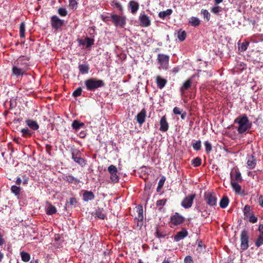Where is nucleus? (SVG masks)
<instances>
[{
    "label": "nucleus",
    "instance_id": "nucleus-1",
    "mask_svg": "<svg viewBox=\"0 0 263 263\" xmlns=\"http://www.w3.org/2000/svg\"><path fill=\"white\" fill-rule=\"evenodd\" d=\"M234 123L238 125L237 130L239 134H243L248 132L251 128L252 122L249 121L246 115L238 116L234 120Z\"/></svg>",
    "mask_w": 263,
    "mask_h": 263
},
{
    "label": "nucleus",
    "instance_id": "nucleus-2",
    "mask_svg": "<svg viewBox=\"0 0 263 263\" xmlns=\"http://www.w3.org/2000/svg\"><path fill=\"white\" fill-rule=\"evenodd\" d=\"M85 84L88 91H94L96 89L103 87L105 84L102 80L90 78L85 81Z\"/></svg>",
    "mask_w": 263,
    "mask_h": 263
},
{
    "label": "nucleus",
    "instance_id": "nucleus-3",
    "mask_svg": "<svg viewBox=\"0 0 263 263\" xmlns=\"http://www.w3.org/2000/svg\"><path fill=\"white\" fill-rule=\"evenodd\" d=\"M170 57L167 55L159 53L158 54L157 61L159 65V69L167 70L169 67Z\"/></svg>",
    "mask_w": 263,
    "mask_h": 263
},
{
    "label": "nucleus",
    "instance_id": "nucleus-4",
    "mask_svg": "<svg viewBox=\"0 0 263 263\" xmlns=\"http://www.w3.org/2000/svg\"><path fill=\"white\" fill-rule=\"evenodd\" d=\"M204 199L207 204L211 206L217 205V198L214 192H206L204 195Z\"/></svg>",
    "mask_w": 263,
    "mask_h": 263
},
{
    "label": "nucleus",
    "instance_id": "nucleus-5",
    "mask_svg": "<svg viewBox=\"0 0 263 263\" xmlns=\"http://www.w3.org/2000/svg\"><path fill=\"white\" fill-rule=\"evenodd\" d=\"M185 218L179 213L176 212L174 215L171 216L170 223L171 227L173 226H178L184 222Z\"/></svg>",
    "mask_w": 263,
    "mask_h": 263
},
{
    "label": "nucleus",
    "instance_id": "nucleus-6",
    "mask_svg": "<svg viewBox=\"0 0 263 263\" xmlns=\"http://www.w3.org/2000/svg\"><path fill=\"white\" fill-rule=\"evenodd\" d=\"M72 159L76 163L82 166L86 164L85 160L82 158V153L78 149H73L72 151Z\"/></svg>",
    "mask_w": 263,
    "mask_h": 263
},
{
    "label": "nucleus",
    "instance_id": "nucleus-7",
    "mask_svg": "<svg viewBox=\"0 0 263 263\" xmlns=\"http://www.w3.org/2000/svg\"><path fill=\"white\" fill-rule=\"evenodd\" d=\"M29 58L28 57H20L17 60L16 62H15L14 65L20 68L23 69V70L26 72L29 69Z\"/></svg>",
    "mask_w": 263,
    "mask_h": 263
},
{
    "label": "nucleus",
    "instance_id": "nucleus-8",
    "mask_svg": "<svg viewBox=\"0 0 263 263\" xmlns=\"http://www.w3.org/2000/svg\"><path fill=\"white\" fill-rule=\"evenodd\" d=\"M111 21L117 27H124L126 24V17L122 15L111 14Z\"/></svg>",
    "mask_w": 263,
    "mask_h": 263
},
{
    "label": "nucleus",
    "instance_id": "nucleus-9",
    "mask_svg": "<svg viewBox=\"0 0 263 263\" xmlns=\"http://www.w3.org/2000/svg\"><path fill=\"white\" fill-rule=\"evenodd\" d=\"M240 248L242 250H246L249 248V236L246 230L242 231L240 235Z\"/></svg>",
    "mask_w": 263,
    "mask_h": 263
},
{
    "label": "nucleus",
    "instance_id": "nucleus-10",
    "mask_svg": "<svg viewBox=\"0 0 263 263\" xmlns=\"http://www.w3.org/2000/svg\"><path fill=\"white\" fill-rule=\"evenodd\" d=\"M195 197V194L189 195L184 198L181 203V205L185 209L190 208L193 205V201Z\"/></svg>",
    "mask_w": 263,
    "mask_h": 263
},
{
    "label": "nucleus",
    "instance_id": "nucleus-11",
    "mask_svg": "<svg viewBox=\"0 0 263 263\" xmlns=\"http://www.w3.org/2000/svg\"><path fill=\"white\" fill-rule=\"evenodd\" d=\"M64 24V20L60 19L58 16L53 15L51 17V25L53 29L58 30L61 28Z\"/></svg>",
    "mask_w": 263,
    "mask_h": 263
},
{
    "label": "nucleus",
    "instance_id": "nucleus-12",
    "mask_svg": "<svg viewBox=\"0 0 263 263\" xmlns=\"http://www.w3.org/2000/svg\"><path fill=\"white\" fill-rule=\"evenodd\" d=\"M108 171L110 175V179L113 183H117L119 181V177L117 175L118 170L116 166L111 165L108 167Z\"/></svg>",
    "mask_w": 263,
    "mask_h": 263
},
{
    "label": "nucleus",
    "instance_id": "nucleus-13",
    "mask_svg": "<svg viewBox=\"0 0 263 263\" xmlns=\"http://www.w3.org/2000/svg\"><path fill=\"white\" fill-rule=\"evenodd\" d=\"M231 181L235 182H241L242 181V178L238 167H234L230 173Z\"/></svg>",
    "mask_w": 263,
    "mask_h": 263
},
{
    "label": "nucleus",
    "instance_id": "nucleus-14",
    "mask_svg": "<svg viewBox=\"0 0 263 263\" xmlns=\"http://www.w3.org/2000/svg\"><path fill=\"white\" fill-rule=\"evenodd\" d=\"M193 83V77L186 80L180 88V94L182 96H184L185 91L187 90L192 86Z\"/></svg>",
    "mask_w": 263,
    "mask_h": 263
},
{
    "label": "nucleus",
    "instance_id": "nucleus-15",
    "mask_svg": "<svg viewBox=\"0 0 263 263\" xmlns=\"http://www.w3.org/2000/svg\"><path fill=\"white\" fill-rule=\"evenodd\" d=\"M140 25L143 27H146L151 25V20L149 17L145 14H141L139 16Z\"/></svg>",
    "mask_w": 263,
    "mask_h": 263
},
{
    "label": "nucleus",
    "instance_id": "nucleus-16",
    "mask_svg": "<svg viewBox=\"0 0 263 263\" xmlns=\"http://www.w3.org/2000/svg\"><path fill=\"white\" fill-rule=\"evenodd\" d=\"M146 116V112L145 109H142L140 112H139L136 116V120L137 122L142 125L145 121Z\"/></svg>",
    "mask_w": 263,
    "mask_h": 263
},
{
    "label": "nucleus",
    "instance_id": "nucleus-17",
    "mask_svg": "<svg viewBox=\"0 0 263 263\" xmlns=\"http://www.w3.org/2000/svg\"><path fill=\"white\" fill-rule=\"evenodd\" d=\"M247 167L249 169H253L256 165V159L254 156L251 155L247 157Z\"/></svg>",
    "mask_w": 263,
    "mask_h": 263
},
{
    "label": "nucleus",
    "instance_id": "nucleus-18",
    "mask_svg": "<svg viewBox=\"0 0 263 263\" xmlns=\"http://www.w3.org/2000/svg\"><path fill=\"white\" fill-rule=\"evenodd\" d=\"M187 235L188 232L187 230L184 228H182L181 231L178 232L174 236V240L176 242L179 241L180 240L186 237Z\"/></svg>",
    "mask_w": 263,
    "mask_h": 263
},
{
    "label": "nucleus",
    "instance_id": "nucleus-19",
    "mask_svg": "<svg viewBox=\"0 0 263 263\" xmlns=\"http://www.w3.org/2000/svg\"><path fill=\"white\" fill-rule=\"evenodd\" d=\"M168 123L166 121L165 116H163L160 121V128L159 130L163 132H165L168 129Z\"/></svg>",
    "mask_w": 263,
    "mask_h": 263
},
{
    "label": "nucleus",
    "instance_id": "nucleus-20",
    "mask_svg": "<svg viewBox=\"0 0 263 263\" xmlns=\"http://www.w3.org/2000/svg\"><path fill=\"white\" fill-rule=\"evenodd\" d=\"M62 178L64 181L68 182L69 183L78 184L80 182V180L74 177L71 175H63Z\"/></svg>",
    "mask_w": 263,
    "mask_h": 263
},
{
    "label": "nucleus",
    "instance_id": "nucleus-21",
    "mask_svg": "<svg viewBox=\"0 0 263 263\" xmlns=\"http://www.w3.org/2000/svg\"><path fill=\"white\" fill-rule=\"evenodd\" d=\"M80 45L86 46V48H89L94 44L95 40L93 39L86 37L84 40H78Z\"/></svg>",
    "mask_w": 263,
    "mask_h": 263
},
{
    "label": "nucleus",
    "instance_id": "nucleus-22",
    "mask_svg": "<svg viewBox=\"0 0 263 263\" xmlns=\"http://www.w3.org/2000/svg\"><path fill=\"white\" fill-rule=\"evenodd\" d=\"M12 74L16 76L17 78L23 76L25 74L26 71L22 68H20L17 66L14 65L12 68Z\"/></svg>",
    "mask_w": 263,
    "mask_h": 263
},
{
    "label": "nucleus",
    "instance_id": "nucleus-23",
    "mask_svg": "<svg viewBox=\"0 0 263 263\" xmlns=\"http://www.w3.org/2000/svg\"><path fill=\"white\" fill-rule=\"evenodd\" d=\"M156 82L157 83V87L159 89H162L166 85L167 80L165 79L162 78L161 77L158 76L156 78Z\"/></svg>",
    "mask_w": 263,
    "mask_h": 263
},
{
    "label": "nucleus",
    "instance_id": "nucleus-24",
    "mask_svg": "<svg viewBox=\"0 0 263 263\" xmlns=\"http://www.w3.org/2000/svg\"><path fill=\"white\" fill-rule=\"evenodd\" d=\"M25 122L27 125L33 130H36L39 128V125L35 121L28 119L26 120Z\"/></svg>",
    "mask_w": 263,
    "mask_h": 263
},
{
    "label": "nucleus",
    "instance_id": "nucleus-25",
    "mask_svg": "<svg viewBox=\"0 0 263 263\" xmlns=\"http://www.w3.org/2000/svg\"><path fill=\"white\" fill-rule=\"evenodd\" d=\"M128 7L130 9L131 13L135 14L138 11L139 5L137 2L131 1L128 3Z\"/></svg>",
    "mask_w": 263,
    "mask_h": 263
},
{
    "label": "nucleus",
    "instance_id": "nucleus-26",
    "mask_svg": "<svg viewBox=\"0 0 263 263\" xmlns=\"http://www.w3.org/2000/svg\"><path fill=\"white\" fill-rule=\"evenodd\" d=\"M83 200L85 201L92 200L95 198V195L91 191H85L83 194Z\"/></svg>",
    "mask_w": 263,
    "mask_h": 263
},
{
    "label": "nucleus",
    "instance_id": "nucleus-27",
    "mask_svg": "<svg viewBox=\"0 0 263 263\" xmlns=\"http://www.w3.org/2000/svg\"><path fill=\"white\" fill-rule=\"evenodd\" d=\"M230 183L232 189L236 193L238 194H241V186L238 184V182L231 181Z\"/></svg>",
    "mask_w": 263,
    "mask_h": 263
},
{
    "label": "nucleus",
    "instance_id": "nucleus-28",
    "mask_svg": "<svg viewBox=\"0 0 263 263\" xmlns=\"http://www.w3.org/2000/svg\"><path fill=\"white\" fill-rule=\"evenodd\" d=\"M173 13V10L171 9H168L165 11H161L158 13V16L164 20L166 17L171 15Z\"/></svg>",
    "mask_w": 263,
    "mask_h": 263
},
{
    "label": "nucleus",
    "instance_id": "nucleus-29",
    "mask_svg": "<svg viewBox=\"0 0 263 263\" xmlns=\"http://www.w3.org/2000/svg\"><path fill=\"white\" fill-rule=\"evenodd\" d=\"M189 24L193 27H197L200 24V20L197 17L192 16L189 21Z\"/></svg>",
    "mask_w": 263,
    "mask_h": 263
},
{
    "label": "nucleus",
    "instance_id": "nucleus-30",
    "mask_svg": "<svg viewBox=\"0 0 263 263\" xmlns=\"http://www.w3.org/2000/svg\"><path fill=\"white\" fill-rule=\"evenodd\" d=\"M78 68L82 74L87 73L89 69V65L87 64H80Z\"/></svg>",
    "mask_w": 263,
    "mask_h": 263
},
{
    "label": "nucleus",
    "instance_id": "nucleus-31",
    "mask_svg": "<svg viewBox=\"0 0 263 263\" xmlns=\"http://www.w3.org/2000/svg\"><path fill=\"white\" fill-rule=\"evenodd\" d=\"M229 199L227 196H223L220 201L219 205L221 208L224 209L229 204Z\"/></svg>",
    "mask_w": 263,
    "mask_h": 263
},
{
    "label": "nucleus",
    "instance_id": "nucleus-32",
    "mask_svg": "<svg viewBox=\"0 0 263 263\" xmlns=\"http://www.w3.org/2000/svg\"><path fill=\"white\" fill-rule=\"evenodd\" d=\"M95 215L96 217L101 219H104L106 217V214L104 213L103 209L101 208H98L96 210Z\"/></svg>",
    "mask_w": 263,
    "mask_h": 263
},
{
    "label": "nucleus",
    "instance_id": "nucleus-33",
    "mask_svg": "<svg viewBox=\"0 0 263 263\" xmlns=\"http://www.w3.org/2000/svg\"><path fill=\"white\" fill-rule=\"evenodd\" d=\"M186 36V32L181 29H180L177 32V38L180 42L183 41Z\"/></svg>",
    "mask_w": 263,
    "mask_h": 263
},
{
    "label": "nucleus",
    "instance_id": "nucleus-34",
    "mask_svg": "<svg viewBox=\"0 0 263 263\" xmlns=\"http://www.w3.org/2000/svg\"><path fill=\"white\" fill-rule=\"evenodd\" d=\"M71 126L73 129L75 130H78L84 126V124L82 122H80L78 120H74L72 122Z\"/></svg>",
    "mask_w": 263,
    "mask_h": 263
},
{
    "label": "nucleus",
    "instance_id": "nucleus-35",
    "mask_svg": "<svg viewBox=\"0 0 263 263\" xmlns=\"http://www.w3.org/2000/svg\"><path fill=\"white\" fill-rule=\"evenodd\" d=\"M57 212V209L55 207L51 204H49L46 208V213L48 215H51L55 214Z\"/></svg>",
    "mask_w": 263,
    "mask_h": 263
},
{
    "label": "nucleus",
    "instance_id": "nucleus-36",
    "mask_svg": "<svg viewBox=\"0 0 263 263\" xmlns=\"http://www.w3.org/2000/svg\"><path fill=\"white\" fill-rule=\"evenodd\" d=\"M249 45V42L245 41L241 43L238 47V50L241 52L246 51Z\"/></svg>",
    "mask_w": 263,
    "mask_h": 263
},
{
    "label": "nucleus",
    "instance_id": "nucleus-37",
    "mask_svg": "<svg viewBox=\"0 0 263 263\" xmlns=\"http://www.w3.org/2000/svg\"><path fill=\"white\" fill-rule=\"evenodd\" d=\"M263 245V235H259L255 242V245L257 248Z\"/></svg>",
    "mask_w": 263,
    "mask_h": 263
},
{
    "label": "nucleus",
    "instance_id": "nucleus-38",
    "mask_svg": "<svg viewBox=\"0 0 263 263\" xmlns=\"http://www.w3.org/2000/svg\"><path fill=\"white\" fill-rule=\"evenodd\" d=\"M22 136L24 137H30L32 136V133L27 128H23L21 129Z\"/></svg>",
    "mask_w": 263,
    "mask_h": 263
},
{
    "label": "nucleus",
    "instance_id": "nucleus-39",
    "mask_svg": "<svg viewBox=\"0 0 263 263\" xmlns=\"http://www.w3.org/2000/svg\"><path fill=\"white\" fill-rule=\"evenodd\" d=\"M21 256L22 260L25 262L28 261L30 259V254L27 252H21Z\"/></svg>",
    "mask_w": 263,
    "mask_h": 263
},
{
    "label": "nucleus",
    "instance_id": "nucleus-40",
    "mask_svg": "<svg viewBox=\"0 0 263 263\" xmlns=\"http://www.w3.org/2000/svg\"><path fill=\"white\" fill-rule=\"evenodd\" d=\"M201 14L206 21H209L210 20L211 14L207 10L202 9L201 10Z\"/></svg>",
    "mask_w": 263,
    "mask_h": 263
},
{
    "label": "nucleus",
    "instance_id": "nucleus-41",
    "mask_svg": "<svg viewBox=\"0 0 263 263\" xmlns=\"http://www.w3.org/2000/svg\"><path fill=\"white\" fill-rule=\"evenodd\" d=\"M25 24L22 22L20 27V35L21 37H25Z\"/></svg>",
    "mask_w": 263,
    "mask_h": 263
},
{
    "label": "nucleus",
    "instance_id": "nucleus-42",
    "mask_svg": "<svg viewBox=\"0 0 263 263\" xmlns=\"http://www.w3.org/2000/svg\"><path fill=\"white\" fill-rule=\"evenodd\" d=\"M205 249V246L202 245V242L201 241H199L198 244L197 248L196 249V251L198 253H200L201 252H204Z\"/></svg>",
    "mask_w": 263,
    "mask_h": 263
},
{
    "label": "nucleus",
    "instance_id": "nucleus-43",
    "mask_svg": "<svg viewBox=\"0 0 263 263\" xmlns=\"http://www.w3.org/2000/svg\"><path fill=\"white\" fill-rule=\"evenodd\" d=\"M192 164L194 165V167H197L201 165V159L199 157H196L192 160Z\"/></svg>",
    "mask_w": 263,
    "mask_h": 263
},
{
    "label": "nucleus",
    "instance_id": "nucleus-44",
    "mask_svg": "<svg viewBox=\"0 0 263 263\" xmlns=\"http://www.w3.org/2000/svg\"><path fill=\"white\" fill-rule=\"evenodd\" d=\"M11 191L15 195H18L20 193L21 187L16 185H12L11 187Z\"/></svg>",
    "mask_w": 263,
    "mask_h": 263
},
{
    "label": "nucleus",
    "instance_id": "nucleus-45",
    "mask_svg": "<svg viewBox=\"0 0 263 263\" xmlns=\"http://www.w3.org/2000/svg\"><path fill=\"white\" fill-rule=\"evenodd\" d=\"M69 7L72 10H76L78 7V3L76 0H69Z\"/></svg>",
    "mask_w": 263,
    "mask_h": 263
},
{
    "label": "nucleus",
    "instance_id": "nucleus-46",
    "mask_svg": "<svg viewBox=\"0 0 263 263\" xmlns=\"http://www.w3.org/2000/svg\"><path fill=\"white\" fill-rule=\"evenodd\" d=\"M201 142L200 140H197L195 142L192 143L193 148L196 151H199L201 148Z\"/></svg>",
    "mask_w": 263,
    "mask_h": 263
},
{
    "label": "nucleus",
    "instance_id": "nucleus-47",
    "mask_svg": "<svg viewBox=\"0 0 263 263\" xmlns=\"http://www.w3.org/2000/svg\"><path fill=\"white\" fill-rule=\"evenodd\" d=\"M111 6L116 7L118 10H119L121 11L123 10V7L121 4L116 1L114 0L111 2Z\"/></svg>",
    "mask_w": 263,
    "mask_h": 263
},
{
    "label": "nucleus",
    "instance_id": "nucleus-48",
    "mask_svg": "<svg viewBox=\"0 0 263 263\" xmlns=\"http://www.w3.org/2000/svg\"><path fill=\"white\" fill-rule=\"evenodd\" d=\"M222 8L218 6H214L212 8L211 12L215 14H218L221 11Z\"/></svg>",
    "mask_w": 263,
    "mask_h": 263
},
{
    "label": "nucleus",
    "instance_id": "nucleus-49",
    "mask_svg": "<svg viewBox=\"0 0 263 263\" xmlns=\"http://www.w3.org/2000/svg\"><path fill=\"white\" fill-rule=\"evenodd\" d=\"M82 89L81 87H79L76 89L72 93V96L74 97H78L81 95Z\"/></svg>",
    "mask_w": 263,
    "mask_h": 263
},
{
    "label": "nucleus",
    "instance_id": "nucleus-50",
    "mask_svg": "<svg viewBox=\"0 0 263 263\" xmlns=\"http://www.w3.org/2000/svg\"><path fill=\"white\" fill-rule=\"evenodd\" d=\"M101 18L103 22L107 23L111 21V14L110 15L102 14L101 15Z\"/></svg>",
    "mask_w": 263,
    "mask_h": 263
},
{
    "label": "nucleus",
    "instance_id": "nucleus-51",
    "mask_svg": "<svg viewBox=\"0 0 263 263\" xmlns=\"http://www.w3.org/2000/svg\"><path fill=\"white\" fill-rule=\"evenodd\" d=\"M58 13L61 16H65L67 14V11L65 8H60L58 9Z\"/></svg>",
    "mask_w": 263,
    "mask_h": 263
},
{
    "label": "nucleus",
    "instance_id": "nucleus-52",
    "mask_svg": "<svg viewBox=\"0 0 263 263\" xmlns=\"http://www.w3.org/2000/svg\"><path fill=\"white\" fill-rule=\"evenodd\" d=\"M205 151L207 153H209L212 150V145L209 141L204 142Z\"/></svg>",
    "mask_w": 263,
    "mask_h": 263
},
{
    "label": "nucleus",
    "instance_id": "nucleus-53",
    "mask_svg": "<svg viewBox=\"0 0 263 263\" xmlns=\"http://www.w3.org/2000/svg\"><path fill=\"white\" fill-rule=\"evenodd\" d=\"M258 220V218L257 217H256L254 214L251 215V216L247 220H248L250 222L252 223H255L257 222Z\"/></svg>",
    "mask_w": 263,
    "mask_h": 263
},
{
    "label": "nucleus",
    "instance_id": "nucleus-54",
    "mask_svg": "<svg viewBox=\"0 0 263 263\" xmlns=\"http://www.w3.org/2000/svg\"><path fill=\"white\" fill-rule=\"evenodd\" d=\"M166 201H167L166 199H162L161 200H159L157 201L156 205L157 206H161V207L163 206V205H165Z\"/></svg>",
    "mask_w": 263,
    "mask_h": 263
},
{
    "label": "nucleus",
    "instance_id": "nucleus-55",
    "mask_svg": "<svg viewBox=\"0 0 263 263\" xmlns=\"http://www.w3.org/2000/svg\"><path fill=\"white\" fill-rule=\"evenodd\" d=\"M164 181H165V178L164 179L162 178L159 180V181L158 182V186L157 188V192H159L160 190L161 189V188L162 187V186L164 185Z\"/></svg>",
    "mask_w": 263,
    "mask_h": 263
},
{
    "label": "nucleus",
    "instance_id": "nucleus-56",
    "mask_svg": "<svg viewBox=\"0 0 263 263\" xmlns=\"http://www.w3.org/2000/svg\"><path fill=\"white\" fill-rule=\"evenodd\" d=\"M184 263H194L192 257L191 256H187L184 260Z\"/></svg>",
    "mask_w": 263,
    "mask_h": 263
},
{
    "label": "nucleus",
    "instance_id": "nucleus-57",
    "mask_svg": "<svg viewBox=\"0 0 263 263\" xmlns=\"http://www.w3.org/2000/svg\"><path fill=\"white\" fill-rule=\"evenodd\" d=\"M138 218L140 219L141 220H142L143 218V209L142 207L140 208H138Z\"/></svg>",
    "mask_w": 263,
    "mask_h": 263
},
{
    "label": "nucleus",
    "instance_id": "nucleus-58",
    "mask_svg": "<svg viewBox=\"0 0 263 263\" xmlns=\"http://www.w3.org/2000/svg\"><path fill=\"white\" fill-rule=\"evenodd\" d=\"M156 236L158 238H164L166 236V234H163L159 231H157Z\"/></svg>",
    "mask_w": 263,
    "mask_h": 263
},
{
    "label": "nucleus",
    "instance_id": "nucleus-59",
    "mask_svg": "<svg viewBox=\"0 0 263 263\" xmlns=\"http://www.w3.org/2000/svg\"><path fill=\"white\" fill-rule=\"evenodd\" d=\"M173 112L175 115H181V110L178 107H175L173 109Z\"/></svg>",
    "mask_w": 263,
    "mask_h": 263
},
{
    "label": "nucleus",
    "instance_id": "nucleus-60",
    "mask_svg": "<svg viewBox=\"0 0 263 263\" xmlns=\"http://www.w3.org/2000/svg\"><path fill=\"white\" fill-rule=\"evenodd\" d=\"M77 200L75 198L72 197L69 199V203L71 205H74L77 203Z\"/></svg>",
    "mask_w": 263,
    "mask_h": 263
},
{
    "label": "nucleus",
    "instance_id": "nucleus-61",
    "mask_svg": "<svg viewBox=\"0 0 263 263\" xmlns=\"http://www.w3.org/2000/svg\"><path fill=\"white\" fill-rule=\"evenodd\" d=\"M243 214L251 212L250 210V206L249 205H246L243 210Z\"/></svg>",
    "mask_w": 263,
    "mask_h": 263
},
{
    "label": "nucleus",
    "instance_id": "nucleus-62",
    "mask_svg": "<svg viewBox=\"0 0 263 263\" xmlns=\"http://www.w3.org/2000/svg\"><path fill=\"white\" fill-rule=\"evenodd\" d=\"M253 214V212H249V213H245L244 214V219L245 220H248V219H249V218L251 216V215H252Z\"/></svg>",
    "mask_w": 263,
    "mask_h": 263
},
{
    "label": "nucleus",
    "instance_id": "nucleus-63",
    "mask_svg": "<svg viewBox=\"0 0 263 263\" xmlns=\"http://www.w3.org/2000/svg\"><path fill=\"white\" fill-rule=\"evenodd\" d=\"M22 182L24 185L27 184L28 183V178H27L26 176H23Z\"/></svg>",
    "mask_w": 263,
    "mask_h": 263
},
{
    "label": "nucleus",
    "instance_id": "nucleus-64",
    "mask_svg": "<svg viewBox=\"0 0 263 263\" xmlns=\"http://www.w3.org/2000/svg\"><path fill=\"white\" fill-rule=\"evenodd\" d=\"M258 230L260 233V235H263V224H260L259 225Z\"/></svg>",
    "mask_w": 263,
    "mask_h": 263
}]
</instances>
